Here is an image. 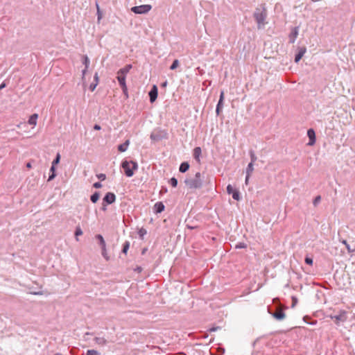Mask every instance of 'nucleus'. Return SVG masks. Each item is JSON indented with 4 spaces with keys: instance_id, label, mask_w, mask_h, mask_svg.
I'll list each match as a JSON object with an SVG mask.
<instances>
[{
    "instance_id": "f704fd0d",
    "label": "nucleus",
    "mask_w": 355,
    "mask_h": 355,
    "mask_svg": "<svg viewBox=\"0 0 355 355\" xmlns=\"http://www.w3.org/2000/svg\"><path fill=\"white\" fill-rule=\"evenodd\" d=\"M320 200H321V197H320V196H316V197L314 198L313 201V205H314L315 207H316V206L320 203Z\"/></svg>"
},
{
    "instance_id": "5fc2aeb1",
    "label": "nucleus",
    "mask_w": 355,
    "mask_h": 355,
    "mask_svg": "<svg viewBox=\"0 0 355 355\" xmlns=\"http://www.w3.org/2000/svg\"><path fill=\"white\" fill-rule=\"evenodd\" d=\"M97 15H98V19L100 20L102 17L101 10H99V12H97Z\"/></svg>"
},
{
    "instance_id": "58836bf2",
    "label": "nucleus",
    "mask_w": 355,
    "mask_h": 355,
    "mask_svg": "<svg viewBox=\"0 0 355 355\" xmlns=\"http://www.w3.org/2000/svg\"><path fill=\"white\" fill-rule=\"evenodd\" d=\"M234 191H236V190L234 189V188L232 187V186L231 184H228L227 185V192L229 194H232Z\"/></svg>"
},
{
    "instance_id": "f3484780",
    "label": "nucleus",
    "mask_w": 355,
    "mask_h": 355,
    "mask_svg": "<svg viewBox=\"0 0 355 355\" xmlns=\"http://www.w3.org/2000/svg\"><path fill=\"white\" fill-rule=\"evenodd\" d=\"M272 315L275 319L278 320H282L285 318V313L282 310H279L275 312Z\"/></svg>"
},
{
    "instance_id": "9d476101",
    "label": "nucleus",
    "mask_w": 355,
    "mask_h": 355,
    "mask_svg": "<svg viewBox=\"0 0 355 355\" xmlns=\"http://www.w3.org/2000/svg\"><path fill=\"white\" fill-rule=\"evenodd\" d=\"M306 52V48L304 46L300 47L298 53L295 55V62L297 63L301 58L304 56L305 53Z\"/></svg>"
},
{
    "instance_id": "37998d69",
    "label": "nucleus",
    "mask_w": 355,
    "mask_h": 355,
    "mask_svg": "<svg viewBox=\"0 0 355 355\" xmlns=\"http://www.w3.org/2000/svg\"><path fill=\"white\" fill-rule=\"evenodd\" d=\"M94 83H96V84H98V82H99V77H98V74L97 72H96L94 75Z\"/></svg>"
},
{
    "instance_id": "a211bd4d",
    "label": "nucleus",
    "mask_w": 355,
    "mask_h": 355,
    "mask_svg": "<svg viewBox=\"0 0 355 355\" xmlns=\"http://www.w3.org/2000/svg\"><path fill=\"white\" fill-rule=\"evenodd\" d=\"M37 118H38L37 114H32L28 119V123L30 125H36Z\"/></svg>"
},
{
    "instance_id": "39448f33",
    "label": "nucleus",
    "mask_w": 355,
    "mask_h": 355,
    "mask_svg": "<svg viewBox=\"0 0 355 355\" xmlns=\"http://www.w3.org/2000/svg\"><path fill=\"white\" fill-rule=\"evenodd\" d=\"M116 200V196L114 193L108 192L103 198V205L102 209H106L107 205H110L114 202Z\"/></svg>"
},
{
    "instance_id": "4c0bfd02",
    "label": "nucleus",
    "mask_w": 355,
    "mask_h": 355,
    "mask_svg": "<svg viewBox=\"0 0 355 355\" xmlns=\"http://www.w3.org/2000/svg\"><path fill=\"white\" fill-rule=\"evenodd\" d=\"M87 70L88 69H86L85 67L84 69L82 70V80H83L84 85L86 84V83H85V75H86V73H87Z\"/></svg>"
},
{
    "instance_id": "423d86ee",
    "label": "nucleus",
    "mask_w": 355,
    "mask_h": 355,
    "mask_svg": "<svg viewBox=\"0 0 355 355\" xmlns=\"http://www.w3.org/2000/svg\"><path fill=\"white\" fill-rule=\"evenodd\" d=\"M299 33V27L295 26L292 28L291 33L288 35L289 42L293 44L298 35Z\"/></svg>"
},
{
    "instance_id": "4be33fe9",
    "label": "nucleus",
    "mask_w": 355,
    "mask_h": 355,
    "mask_svg": "<svg viewBox=\"0 0 355 355\" xmlns=\"http://www.w3.org/2000/svg\"><path fill=\"white\" fill-rule=\"evenodd\" d=\"M96 238L99 241V244L101 246V248H105L106 247L105 241L101 234H97Z\"/></svg>"
},
{
    "instance_id": "2eb2a0df",
    "label": "nucleus",
    "mask_w": 355,
    "mask_h": 355,
    "mask_svg": "<svg viewBox=\"0 0 355 355\" xmlns=\"http://www.w3.org/2000/svg\"><path fill=\"white\" fill-rule=\"evenodd\" d=\"M201 153H202V150H201L200 147H196L193 149V157L198 162H200V157L201 155Z\"/></svg>"
},
{
    "instance_id": "79ce46f5",
    "label": "nucleus",
    "mask_w": 355,
    "mask_h": 355,
    "mask_svg": "<svg viewBox=\"0 0 355 355\" xmlns=\"http://www.w3.org/2000/svg\"><path fill=\"white\" fill-rule=\"evenodd\" d=\"M313 259L311 258V257H306L305 258V263L309 264V265H312L313 264Z\"/></svg>"
},
{
    "instance_id": "f03ea898",
    "label": "nucleus",
    "mask_w": 355,
    "mask_h": 355,
    "mask_svg": "<svg viewBox=\"0 0 355 355\" xmlns=\"http://www.w3.org/2000/svg\"><path fill=\"white\" fill-rule=\"evenodd\" d=\"M121 167L123 168L125 175L130 178L133 176L135 171L138 169V164L135 161L128 162L125 160L122 162Z\"/></svg>"
},
{
    "instance_id": "bb28decb",
    "label": "nucleus",
    "mask_w": 355,
    "mask_h": 355,
    "mask_svg": "<svg viewBox=\"0 0 355 355\" xmlns=\"http://www.w3.org/2000/svg\"><path fill=\"white\" fill-rule=\"evenodd\" d=\"M55 166H51V167L50 168L51 174L49 176L48 181L52 180L55 177Z\"/></svg>"
},
{
    "instance_id": "ddd939ff",
    "label": "nucleus",
    "mask_w": 355,
    "mask_h": 355,
    "mask_svg": "<svg viewBox=\"0 0 355 355\" xmlns=\"http://www.w3.org/2000/svg\"><path fill=\"white\" fill-rule=\"evenodd\" d=\"M132 64H127L123 68L120 69L118 71L117 73H120L121 75L126 76V75L128 73V72L132 69Z\"/></svg>"
},
{
    "instance_id": "49530a36",
    "label": "nucleus",
    "mask_w": 355,
    "mask_h": 355,
    "mask_svg": "<svg viewBox=\"0 0 355 355\" xmlns=\"http://www.w3.org/2000/svg\"><path fill=\"white\" fill-rule=\"evenodd\" d=\"M97 85H98V84H96L95 83L90 84L89 89L93 92L96 89Z\"/></svg>"
},
{
    "instance_id": "09e8293b",
    "label": "nucleus",
    "mask_w": 355,
    "mask_h": 355,
    "mask_svg": "<svg viewBox=\"0 0 355 355\" xmlns=\"http://www.w3.org/2000/svg\"><path fill=\"white\" fill-rule=\"evenodd\" d=\"M31 294L35 295H42L44 294L42 291H37V292H32Z\"/></svg>"
},
{
    "instance_id": "13d9d810",
    "label": "nucleus",
    "mask_w": 355,
    "mask_h": 355,
    "mask_svg": "<svg viewBox=\"0 0 355 355\" xmlns=\"http://www.w3.org/2000/svg\"><path fill=\"white\" fill-rule=\"evenodd\" d=\"M166 85H167V81H165L164 83H163L162 84V87H166Z\"/></svg>"
},
{
    "instance_id": "0eeeda50",
    "label": "nucleus",
    "mask_w": 355,
    "mask_h": 355,
    "mask_svg": "<svg viewBox=\"0 0 355 355\" xmlns=\"http://www.w3.org/2000/svg\"><path fill=\"white\" fill-rule=\"evenodd\" d=\"M331 318L336 320L337 322H345L347 320V312L345 311H340L338 315H335Z\"/></svg>"
},
{
    "instance_id": "4468645a",
    "label": "nucleus",
    "mask_w": 355,
    "mask_h": 355,
    "mask_svg": "<svg viewBox=\"0 0 355 355\" xmlns=\"http://www.w3.org/2000/svg\"><path fill=\"white\" fill-rule=\"evenodd\" d=\"M117 80L119 83V85L121 87V88H124L125 89V78H126V76H123V75H121L120 73H117Z\"/></svg>"
},
{
    "instance_id": "5701e85b",
    "label": "nucleus",
    "mask_w": 355,
    "mask_h": 355,
    "mask_svg": "<svg viewBox=\"0 0 355 355\" xmlns=\"http://www.w3.org/2000/svg\"><path fill=\"white\" fill-rule=\"evenodd\" d=\"M83 64L85 65V67L86 68V69H89L90 60H89L88 56L86 55H84L83 56Z\"/></svg>"
},
{
    "instance_id": "603ef678",
    "label": "nucleus",
    "mask_w": 355,
    "mask_h": 355,
    "mask_svg": "<svg viewBox=\"0 0 355 355\" xmlns=\"http://www.w3.org/2000/svg\"><path fill=\"white\" fill-rule=\"evenodd\" d=\"M250 177V176H248V175L246 174L245 180V183L246 185L248 184Z\"/></svg>"
},
{
    "instance_id": "473e14b6",
    "label": "nucleus",
    "mask_w": 355,
    "mask_h": 355,
    "mask_svg": "<svg viewBox=\"0 0 355 355\" xmlns=\"http://www.w3.org/2000/svg\"><path fill=\"white\" fill-rule=\"evenodd\" d=\"M60 155L59 153H58L56 155V157L52 162V166H55L56 164H58L60 162Z\"/></svg>"
},
{
    "instance_id": "8fccbe9b",
    "label": "nucleus",
    "mask_w": 355,
    "mask_h": 355,
    "mask_svg": "<svg viewBox=\"0 0 355 355\" xmlns=\"http://www.w3.org/2000/svg\"><path fill=\"white\" fill-rule=\"evenodd\" d=\"M94 129L96 130H100L101 129V127L98 124H95L94 126Z\"/></svg>"
},
{
    "instance_id": "7c9ffc66",
    "label": "nucleus",
    "mask_w": 355,
    "mask_h": 355,
    "mask_svg": "<svg viewBox=\"0 0 355 355\" xmlns=\"http://www.w3.org/2000/svg\"><path fill=\"white\" fill-rule=\"evenodd\" d=\"M232 198L233 199L236 200H240V193H239V191L236 190L233 192L232 193Z\"/></svg>"
},
{
    "instance_id": "052dcab7",
    "label": "nucleus",
    "mask_w": 355,
    "mask_h": 355,
    "mask_svg": "<svg viewBox=\"0 0 355 355\" xmlns=\"http://www.w3.org/2000/svg\"><path fill=\"white\" fill-rule=\"evenodd\" d=\"M187 227H188V228H189V229H191V230H192V229H193V228H194L193 227L190 226V225H187Z\"/></svg>"
},
{
    "instance_id": "4d7b16f0",
    "label": "nucleus",
    "mask_w": 355,
    "mask_h": 355,
    "mask_svg": "<svg viewBox=\"0 0 355 355\" xmlns=\"http://www.w3.org/2000/svg\"><path fill=\"white\" fill-rule=\"evenodd\" d=\"M26 167H27L28 168H31L32 167L31 163V162H28V163L26 164Z\"/></svg>"
},
{
    "instance_id": "bf43d9fd",
    "label": "nucleus",
    "mask_w": 355,
    "mask_h": 355,
    "mask_svg": "<svg viewBox=\"0 0 355 355\" xmlns=\"http://www.w3.org/2000/svg\"><path fill=\"white\" fill-rule=\"evenodd\" d=\"M342 243H343V244H345V245H347L348 244V243H347V242L345 240H343V241H342Z\"/></svg>"
},
{
    "instance_id": "a878e982",
    "label": "nucleus",
    "mask_w": 355,
    "mask_h": 355,
    "mask_svg": "<svg viewBox=\"0 0 355 355\" xmlns=\"http://www.w3.org/2000/svg\"><path fill=\"white\" fill-rule=\"evenodd\" d=\"M83 234V231L80 228V226H77L76 227V230H75V236H76V241H78V236H81Z\"/></svg>"
},
{
    "instance_id": "a19ab883",
    "label": "nucleus",
    "mask_w": 355,
    "mask_h": 355,
    "mask_svg": "<svg viewBox=\"0 0 355 355\" xmlns=\"http://www.w3.org/2000/svg\"><path fill=\"white\" fill-rule=\"evenodd\" d=\"M97 178L101 180H105L106 178V175L104 173H99L96 175Z\"/></svg>"
},
{
    "instance_id": "6e6552de",
    "label": "nucleus",
    "mask_w": 355,
    "mask_h": 355,
    "mask_svg": "<svg viewBox=\"0 0 355 355\" xmlns=\"http://www.w3.org/2000/svg\"><path fill=\"white\" fill-rule=\"evenodd\" d=\"M307 135L309 137V141L308 143V146H313L315 143V133L313 129H309L307 131Z\"/></svg>"
},
{
    "instance_id": "dca6fc26",
    "label": "nucleus",
    "mask_w": 355,
    "mask_h": 355,
    "mask_svg": "<svg viewBox=\"0 0 355 355\" xmlns=\"http://www.w3.org/2000/svg\"><path fill=\"white\" fill-rule=\"evenodd\" d=\"M129 144H130V141L128 139H127L124 143L119 145V146H118L119 151L122 152V153L126 151L129 146Z\"/></svg>"
},
{
    "instance_id": "e433bc0d",
    "label": "nucleus",
    "mask_w": 355,
    "mask_h": 355,
    "mask_svg": "<svg viewBox=\"0 0 355 355\" xmlns=\"http://www.w3.org/2000/svg\"><path fill=\"white\" fill-rule=\"evenodd\" d=\"M247 247V245L245 243H239L236 245L235 248L236 249H242L245 248Z\"/></svg>"
},
{
    "instance_id": "f257e3e1",
    "label": "nucleus",
    "mask_w": 355,
    "mask_h": 355,
    "mask_svg": "<svg viewBox=\"0 0 355 355\" xmlns=\"http://www.w3.org/2000/svg\"><path fill=\"white\" fill-rule=\"evenodd\" d=\"M266 17L267 12L265 6H263L261 8H256L254 12V17L257 23L258 28H261L265 26Z\"/></svg>"
},
{
    "instance_id": "7ed1b4c3",
    "label": "nucleus",
    "mask_w": 355,
    "mask_h": 355,
    "mask_svg": "<svg viewBox=\"0 0 355 355\" xmlns=\"http://www.w3.org/2000/svg\"><path fill=\"white\" fill-rule=\"evenodd\" d=\"M186 185L190 189H199L202 185V180L201 178V173L200 172H197L195 174V177L193 178H187L184 180Z\"/></svg>"
},
{
    "instance_id": "a18cd8bd",
    "label": "nucleus",
    "mask_w": 355,
    "mask_h": 355,
    "mask_svg": "<svg viewBox=\"0 0 355 355\" xmlns=\"http://www.w3.org/2000/svg\"><path fill=\"white\" fill-rule=\"evenodd\" d=\"M220 329V327L216 326V327H213L209 328L208 331L209 332H214V331H216L217 330H218Z\"/></svg>"
},
{
    "instance_id": "864d4df0",
    "label": "nucleus",
    "mask_w": 355,
    "mask_h": 355,
    "mask_svg": "<svg viewBox=\"0 0 355 355\" xmlns=\"http://www.w3.org/2000/svg\"><path fill=\"white\" fill-rule=\"evenodd\" d=\"M122 90L124 93L125 95H126L128 96V88H127V86L125 85V89L124 88H122Z\"/></svg>"
},
{
    "instance_id": "c9c22d12",
    "label": "nucleus",
    "mask_w": 355,
    "mask_h": 355,
    "mask_svg": "<svg viewBox=\"0 0 355 355\" xmlns=\"http://www.w3.org/2000/svg\"><path fill=\"white\" fill-rule=\"evenodd\" d=\"M250 159L251 162L250 163L254 164L257 160V156L255 155L253 151L250 152Z\"/></svg>"
},
{
    "instance_id": "680f3d73",
    "label": "nucleus",
    "mask_w": 355,
    "mask_h": 355,
    "mask_svg": "<svg viewBox=\"0 0 355 355\" xmlns=\"http://www.w3.org/2000/svg\"><path fill=\"white\" fill-rule=\"evenodd\" d=\"M346 247H347V250H348L349 251H350L349 245V244H347V245H346Z\"/></svg>"
},
{
    "instance_id": "20e7f679",
    "label": "nucleus",
    "mask_w": 355,
    "mask_h": 355,
    "mask_svg": "<svg viewBox=\"0 0 355 355\" xmlns=\"http://www.w3.org/2000/svg\"><path fill=\"white\" fill-rule=\"evenodd\" d=\"M152 9L150 4H144L131 8V11L135 14L142 15L148 13Z\"/></svg>"
},
{
    "instance_id": "6ab92c4d",
    "label": "nucleus",
    "mask_w": 355,
    "mask_h": 355,
    "mask_svg": "<svg viewBox=\"0 0 355 355\" xmlns=\"http://www.w3.org/2000/svg\"><path fill=\"white\" fill-rule=\"evenodd\" d=\"M94 341L96 342V344L101 346L105 345L107 343V340L103 337H96L94 338Z\"/></svg>"
},
{
    "instance_id": "b1692460",
    "label": "nucleus",
    "mask_w": 355,
    "mask_h": 355,
    "mask_svg": "<svg viewBox=\"0 0 355 355\" xmlns=\"http://www.w3.org/2000/svg\"><path fill=\"white\" fill-rule=\"evenodd\" d=\"M254 171V164L249 163L246 168V174L248 176H250Z\"/></svg>"
},
{
    "instance_id": "3c124183",
    "label": "nucleus",
    "mask_w": 355,
    "mask_h": 355,
    "mask_svg": "<svg viewBox=\"0 0 355 355\" xmlns=\"http://www.w3.org/2000/svg\"><path fill=\"white\" fill-rule=\"evenodd\" d=\"M6 87V83L3 82L1 85H0V90L3 89V88H5Z\"/></svg>"
},
{
    "instance_id": "72a5a7b5",
    "label": "nucleus",
    "mask_w": 355,
    "mask_h": 355,
    "mask_svg": "<svg viewBox=\"0 0 355 355\" xmlns=\"http://www.w3.org/2000/svg\"><path fill=\"white\" fill-rule=\"evenodd\" d=\"M102 249V255L103 257L107 260L108 261L110 259V257L109 256L107 255V250H106V247H105V248H101Z\"/></svg>"
},
{
    "instance_id": "c85d7f7f",
    "label": "nucleus",
    "mask_w": 355,
    "mask_h": 355,
    "mask_svg": "<svg viewBox=\"0 0 355 355\" xmlns=\"http://www.w3.org/2000/svg\"><path fill=\"white\" fill-rule=\"evenodd\" d=\"M169 183L173 187H176L178 185V180L175 178H171L169 180Z\"/></svg>"
},
{
    "instance_id": "f8f14e48",
    "label": "nucleus",
    "mask_w": 355,
    "mask_h": 355,
    "mask_svg": "<svg viewBox=\"0 0 355 355\" xmlns=\"http://www.w3.org/2000/svg\"><path fill=\"white\" fill-rule=\"evenodd\" d=\"M164 205L162 202H157L154 205V211L157 214L162 213L164 210Z\"/></svg>"
},
{
    "instance_id": "c756f323",
    "label": "nucleus",
    "mask_w": 355,
    "mask_h": 355,
    "mask_svg": "<svg viewBox=\"0 0 355 355\" xmlns=\"http://www.w3.org/2000/svg\"><path fill=\"white\" fill-rule=\"evenodd\" d=\"M178 65H179V61H178V60H175L173 62L172 64L171 65V67H170V69H171V70H174V69H175L178 67Z\"/></svg>"
},
{
    "instance_id": "de8ad7c7",
    "label": "nucleus",
    "mask_w": 355,
    "mask_h": 355,
    "mask_svg": "<svg viewBox=\"0 0 355 355\" xmlns=\"http://www.w3.org/2000/svg\"><path fill=\"white\" fill-rule=\"evenodd\" d=\"M93 187L94 188H96V189H99L101 187H102V184L101 182H95L94 184H93Z\"/></svg>"
},
{
    "instance_id": "393cba45",
    "label": "nucleus",
    "mask_w": 355,
    "mask_h": 355,
    "mask_svg": "<svg viewBox=\"0 0 355 355\" xmlns=\"http://www.w3.org/2000/svg\"><path fill=\"white\" fill-rule=\"evenodd\" d=\"M99 197V193L96 191L91 196L90 200L93 203H96L98 200Z\"/></svg>"
},
{
    "instance_id": "e2e57ef3",
    "label": "nucleus",
    "mask_w": 355,
    "mask_h": 355,
    "mask_svg": "<svg viewBox=\"0 0 355 355\" xmlns=\"http://www.w3.org/2000/svg\"><path fill=\"white\" fill-rule=\"evenodd\" d=\"M316 322H316V321H315V322H313L310 323V324L314 325V324H316Z\"/></svg>"
},
{
    "instance_id": "6e6d98bb",
    "label": "nucleus",
    "mask_w": 355,
    "mask_h": 355,
    "mask_svg": "<svg viewBox=\"0 0 355 355\" xmlns=\"http://www.w3.org/2000/svg\"><path fill=\"white\" fill-rule=\"evenodd\" d=\"M96 7L97 12H99L100 8H99L98 3L97 1L96 2Z\"/></svg>"
},
{
    "instance_id": "cd10ccee",
    "label": "nucleus",
    "mask_w": 355,
    "mask_h": 355,
    "mask_svg": "<svg viewBox=\"0 0 355 355\" xmlns=\"http://www.w3.org/2000/svg\"><path fill=\"white\" fill-rule=\"evenodd\" d=\"M130 248V243L128 241L125 242L123 244L122 252L126 254Z\"/></svg>"
},
{
    "instance_id": "aec40b11",
    "label": "nucleus",
    "mask_w": 355,
    "mask_h": 355,
    "mask_svg": "<svg viewBox=\"0 0 355 355\" xmlns=\"http://www.w3.org/2000/svg\"><path fill=\"white\" fill-rule=\"evenodd\" d=\"M189 168V164L188 162H182L179 168V171L181 173H185Z\"/></svg>"
},
{
    "instance_id": "c03bdc74",
    "label": "nucleus",
    "mask_w": 355,
    "mask_h": 355,
    "mask_svg": "<svg viewBox=\"0 0 355 355\" xmlns=\"http://www.w3.org/2000/svg\"><path fill=\"white\" fill-rule=\"evenodd\" d=\"M291 299H292V302H293L292 307H293L297 303V298L295 296H292Z\"/></svg>"
},
{
    "instance_id": "ea45409f",
    "label": "nucleus",
    "mask_w": 355,
    "mask_h": 355,
    "mask_svg": "<svg viewBox=\"0 0 355 355\" xmlns=\"http://www.w3.org/2000/svg\"><path fill=\"white\" fill-rule=\"evenodd\" d=\"M138 234L141 238H143L144 236L146 234V230L144 228H141L139 230Z\"/></svg>"
},
{
    "instance_id": "9b49d317",
    "label": "nucleus",
    "mask_w": 355,
    "mask_h": 355,
    "mask_svg": "<svg viewBox=\"0 0 355 355\" xmlns=\"http://www.w3.org/2000/svg\"><path fill=\"white\" fill-rule=\"evenodd\" d=\"M223 99H224V92H221L220 94V98H219V101L218 102V104L216 105V112L217 114H219L220 110L223 107Z\"/></svg>"
},
{
    "instance_id": "2f4dec72",
    "label": "nucleus",
    "mask_w": 355,
    "mask_h": 355,
    "mask_svg": "<svg viewBox=\"0 0 355 355\" xmlns=\"http://www.w3.org/2000/svg\"><path fill=\"white\" fill-rule=\"evenodd\" d=\"M86 355H101L100 353L95 349H89L87 351Z\"/></svg>"
},
{
    "instance_id": "412c9836",
    "label": "nucleus",
    "mask_w": 355,
    "mask_h": 355,
    "mask_svg": "<svg viewBox=\"0 0 355 355\" xmlns=\"http://www.w3.org/2000/svg\"><path fill=\"white\" fill-rule=\"evenodd\" d=\"M150 139L153 141H160L161 139H162V137L159 134H157L155 132H152L150 134Z\"/></svg>"
},
{
    "instance_id": "1a4fd4ad",
    "label": "nucleus",
    "mask_w": 355,
    "mask_h": 355,
    "mask_svg": "<svg viewBox=\"0 0 355 355\" xmlns=\"http://www.w3.org/2000/svg\"><path fill=\"white\" fill-rule=\"evenodd\" d=\"M157 87L156 85H153L151 90L149 92V97H150V101L151 103H153L157 98Z\"/></svg>"
}]
</instances>
